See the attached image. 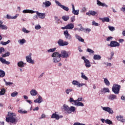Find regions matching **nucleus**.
I'll return each mask as SVG.
<instances>
[{
    "instance_id": "obj_8",
    "label": "nucleus",
    "mask_w": 125,
    "mask_h": 125,
    "mask_svg": "<svg viewBox=\"0 0 125 125\" xmlns=\"http://www.w3.org/2000/svg\"><path fill=\"white\" fill-rule=\"evenodd\" d=\"M101 108L103 109L104 111H105V112H107V113H108L109 114H113L114 113L113 109H112V108L111 107L101 106Z\"/></svg>"
},
{
    "instance_id": "obj_7",
    "label": "nucleus",
    "mask_w": 125,
    "mask_h": 125,
    "mask_svg": "<svg viewBox=\"0 0 125 125\" xmlns=\"http://www.w3.org/2000/svg\"><path fill=\"white\" fill-rule=\"evenodd\" d=\"M82 59L83 60L86 68H90V67H91V64H90V62H89V60H87L84 56L82 57Z\"/></svg>"
},
{
    "instance_id": "obj_41",
    "label": "nucleus",
    "mask_w": 125,
    "mask_h": 125,
    "mask_svg": "<svg viewBox=\"0 0 125 125\" xmlns=\"http://www.w3.org/2000/svg\"><path fill=\"white\" fill-rule=\"evenodd\" d=\"M51 56L54 58L59 57V53L57 52H55L52 54Z\"/></svg>"
},
{
    "instance_id": "obj_56",
    "label": "nucleus",
    "mask_w": 125,
    "mask_h": 125,
    "mask_svg": "<svg viewBox=\"0 0 125 125\" xmlns=\"http://www.w3.org/2000/svg\"><path fill=\"white\" fill-rule=\"evenodd\" d=\"M5 84L6 86L8 85H12V84H13V83L11 82H7Z\"/></svg>"
},
{
    "instance_id": "obj_57",
    "label": "nucleus",
    "mask_w": 125,
    "mask_h": 125,
    "mask_svg": "<svg viewBox=\"0 0 125 125\" xmlns=\"http://www.w3.org/2000/svg\"><path fill=\"white\" fill-rule=\"evenodd\" d=\"M92 25L93 26H99V24L96 22H95V21H93L92 22Z\"/></svg>"
},
{
    "instance_id": "obj_39",
    "label": "nucleus",
    "mask_w": 125,
    "mask_h": 125,
    "mask_svg": "<svg viewBox=\"0 0 125 125\" xmlns=\"http://www.w3.org/2000/svg\"><path fill=\"white\" fill-rule=\"evenodd\" d=\"M10 40H8L7 42H3L2 41L0 42V44H2V45H6L7 44H8V43H10Z\"/></svg>"
},
{
    "instance_id": "obj_62",
    "label": "nucleus",
    "mask_w": 125,
    "mask_h": 125,
    "mask_svg": "<svg viewBox=\"0 0 125 125\" xmlns=\"http://www.w3.org/2000/svg\"><path fill=\"white\" fill-rule=\"evenodd\" d=\"M112 40H113V37L111 36L108 37L106 39L107 42H110V41H112Z\"/></svg>"
},
{
    "instance_id": "obj_44",
    "label": "nucleus",
    "mask_w": 125,
    "mask_h": 125,
    "mask_svg": "<svg viewBox=\"0 0 125 125\" xmlns=\"http://www.w3.org/2000/svg\"><path fill=\"white\" fill-rule=\"evenodd\" d=\"M18 95V92L17 91H14L11 94V97H16Z\"/></svg>"
},
{
    "instance_id": "obj_64",
    "label": "nucleus",
    "mask_w": 125,
    "mask_h": 125,
    "mask_svg": "<svg viewBox=\"0 0 125 125\" xmlns=\"http://www.w3.org/2000/svg\"><path fill=\"white\" fill-rule=\"evenodd\" d=\"M71 22H75V16H73L70 18Z\"/></svg>"
},
{
    "instance_id": "obj_20",
    "label": "nucleus",
    "mask_w": 125,
    "mask_h": 125,
    "mask_svg": "<svg viewBox=\"0 0 125 125\" xmlns=\"http://www.w3.org/2000/svg\"><path fill=\"white\" fill-rule=\"evenodd\" d=\"M0 62L2 64H6V65H9L10 64V62L6 61V60L2 57H0Z\"/></svg>"
},
{
    "instance_id": "obj_10",
    "label": "nucleus",
    "mask_w": 125,
    "mask_h": 125,
    "mask_svg": "<svg viewBox=\"0 0 125 125\" xmlns=\"http://www.w3.org/2000/svg\"><path fill=\"white\" fill-rule=\"evenodd\" d=\"M108 46L110 47H117L120 46V43L117 42V41H112L110 42V44H108Z\"/></svg>"
},
{
    "instance_id": "obj_38",
    "label": "nucleus",
    "mask_w": 125,
    "mask_h": 125,
    "mask_svg": "<svg viewBox=\"0 0 125 125\" xmlns=\"http://www.w3.org/2000/svg\"><path fill=\"white\" fill-rule=\"evenodd\" d=\"M62 19L63 21H68L70 19V16H63L62 17Z\"/></svg>"
},
{
    "instance_id": "obj_54",
    "label": "nucleus",
    "mask_w": 125,
    "mask_h": 125,
    "mask_svg": "<svg viewBox=\"0 0 125 125\" xmlns=\"http://www.w3.org/2000/svg\"><path fill=\"white\" fill-rule=\"evenodd\" d=\"M55 3H56V4H57L58 5V6H60L61 7H62L63 5L61 4V3H60L59 1H58V0H55Z\"/></svg>"
},
{
    "instance_id": "obj_26",
    "label": "nucleus",
    "mask_w": 125,
    "mask_h": 125,
    "mask_svg": "<svg viewBox=\"0 0 125 125\" xmlns=\"http://www.w3.org/2000/svg\"><path fill=\"white\" fill-rule=\"evenodd\" d=\"M75 38L79 41V42H84V40L78 34L75 35Z\"/></svg>"
},
{
    "instance_id": "obj_30",
    "label": "nucleus",
    "mask_w": 125,
    "mask_h": 125,
    "mask_svg": "<svg viewBox=\"0 0 125 125\" xmlns=\"http://www.w3.org/2000/svg\"><path fill=\"white\" fill-rule=\"evenodd\" d=\"M18 43H19V44H20L21 45H23V44H24V43H25L26 42V40H25V39H20L19 40H18Z\"/></svg>"
},
{
    "instance_id": "obj_59",
    "label": "nucleus",
    "mask_w": 125,
    "mask_h": 125,
    "mask_svg": "<svg viewBox=\"0 0 125 125\" xmlns=\"http://www.w3.org/2000/svg\"><path fill=\"white\" fill-rule=\"evenodd\" d=\"M83 85H85V83H78V87H82V86H83Z\"/></svg>"
},
{
    "instance_id": "obj_19",
    "label": "nucleus",
    "mask_w": 125,
    "mask_h": 125,
    "mask_svg": "<svg viewBox=\"0 0 125 125\" xmlns=\"http://www.w3.org/2000/svg\"><path fill=\"white\" fill-rule=\"evenodd\" d=\"M52 61L53 63H59L61 61V57H58L56 58H53Z\"/></svg>"
},
{
    "instance_id": "obj_3",
    "label": "nucleus",
    "mask_w": 125,
    "mask_h": 125,
    "mask_svg": "<svg viewBox=\"0 0 125 125\" xmlns=\"http://www.w3.org/2000/svg\"><path fill=\"white\" fill-rule=\"evenodd\" d=\"M120 89L121 85L118 84H114L112 88V92H113L114 94H119Z\"/></svg>"
},
{
    "instance_id": "obj_18",
    "label": "nucleus",
    "mask_w": 125,
    "mask_h": 125,
    "mask_svg": "<svg viewBox=\"0 0 125 125\" xmlns=\"http://www.w3.org/2000/svg\"><path fill=\"white\" fill-rule=\"evenodd\" d=\"M42 4L44 5L45 7H49L51 5V2L50 1L45 0L44 2H42Z\"/></svg>"
},
{
    "instance_id": "obj_1",
    "label": "nucleus",
    "mask_w": 125,
    "mask_h": 125,
    "mask_svg": "<svg viewBox=\"0 0 125 125\" xmlns=\"http://www.w3.org/2000/svg\"><path fill=\"white\" fill-rule=\"evenodd\" d=\"M5 121L7 123H11V124H14L18 122L17 117H16V114L12 112H8V117H6Z\"/></svg>"
},
{
    "instance_id": "obj_25",
    "label": "nucleus",
    "mask_w": 125,
    "mask_h": 125,
    "mask_svg": "<svg viewBox=\"0 0 125 125\" xmlns=\"http://www.w3.org/2000/svg\"><path fill=\"white\" fill-rule=\"evenodd\" d=\"M19 16V14H16V15L14 17H12L7 14L6 15V18L7 19H16V18H17V17H18Z\"/></svg>"
},
{
    "instance_id": "obj_46",
    "label": "nucleus",
    "mask_w": 125,
    "mask_h": 125,
    "mask_svg": "<svg viewBox=\"0 0 125 125\" xmlns=\"http://www.w3.org/2000/svg\"><path fill=\"white\" fill-rule=\"evenodd\" d=\"M79 82L76 80H73L72 82V83L73 85H77V86L79 85Z\"/></svg>"
},
{
    "instance_id": "obj_36",
    "label": "nucleus",
    "mask_w": 125,
    "mask_h": 125,
    "mask_svg": "<svg viewBox=\"0 0 125 125\" xmlns=\"http://www.w3.org/2000/svg\"><path fill=\"white\" fill-rule=\"evenodd\" d=\"M63 110H65V111H66L67 112V113H68L69 109V106H68L66 104H64L63 105Z\"/></svg>"
},
{
    "instance_id": "obj_23",
    "label": "nucleus",
    "mask_w": 125,
    "mask_h": 125,
    "mask_svg": "<svg viewBox=\"0 0 125 125\" xmlns=\"http://www.w3.org/2000/svg\"><path fill=\"white\" fill-rule=\"evenodd\" d=\"M51 119H56V120H59L60 119V116L58 114H56V112L53 113L51 116Z\"/></svg>"
},
{
    "instance_id": "obj_34",
    "label": "nucleus",
    "mask_w": 125,
    "mask_h": 125,
    "mask_svg": "<svg viewBox=\"0 0 125 125\" xmlns=\"http://www.w3.org/2000/svg\"><path fill=\"white\" fill-rule=\"evenodd\" d=\"M4 77H5V72L0 69V78H4Z\"/></svg>"
},
{
    "instance_id": "obj_4",
    "label": "nucleus",
    "mask_w": 125,
    "mask_h": 125,
    "mask_svg": "<svg viewBox=\"0 0 125 125\" xmlns=\"http://www.w3.org/2000/svg\"><path fill=\"white\" fill-rule=\"evenodd\" d=\"M71 55V52H67L65 50H62L61 53L59 54V57L62 58H68Z\"/></svg>"
},
{
    "instance_id": "obj_29",
    "label": "nucleus",
    "mask_w": 125,
    "mask_h": 125,
    "mask_svg": "<svg viewBox=\"0 0 125 125\" xmlns=\"http://www.w3.org/2000/svg\"><path fill=\"white\" fill-rule=\"evenodd\" d=\"M75 111H76V107L75 106H71L69 107L68 113L71 114L72 112H74Z\"/></svg>"
},
{
    "instance_id": "obj_53",
    "label": "nucleus",
    "mask_w": 125,
    "mask_h": 125,
    "mask_svg": "<svg viewBox=\"0 0 125 125\" xmlns=\"http://www.w3.org/2000/svg\"><path fill=\"white\" fill-rule=\"evenodd\" d=\"M18 112L20 113V114H27V111L26 110L22 111V110H18Z\"/></svg>"
},
{
    "instance_id": "obj_33",
    "label": "nucleus",
    "mask_w": 125,
    "mask_h": 125,
    "mask_svg": "<svg viewBox=\"0 0 125 125\" xmlns=\"http://www.w3.org/2000/svg\"><path fill=\"white\" fill-rule=\"evenodd\" d=\"M73 89L72 88H67L65 90V92L66 93V94H67V95L70 94V93H71V92H72V91H73Z\"/></svg>"
},
{
    "instance_id": "obj_49",
    "label": "nucleus",
    "mask_w": 125,
    "mask_h": 125,
    "mask_svg": "<svg viewBox=\"0 0 125 125\" xmlns=\"http://www.w3.org/2000/svg\"><path fill=\"white\" fill-rule=\"evenodd\" d=\"M108 29L110 31H111V32H113L116 30L115 27L111 26H108Z\"/></svg>"
},
{
    "instance_id": "obj_22",
    "label": "nucleus",
    "mask_w": 125,
    "mask_h": 125,
    "mask_svg": "<svg viewBox=\"0 0 125 125\" xmlns=\"http://www.w3.org/2000/svg\"><path fill=\"white\" fill-rule=\"evenodd\" d=\"M116 119L118 120V121L121 122V123L125 122V119H124V117L122 115L116 116Z\"/></svg>"
},
{
    "instance_id": "obj_14",
    "label": "nucleus",
    "mask_w": 125,
    "mask_h": 125,
    "mask_svg": "<svg viewBox=\"0 0 125 125\" xmlns=\"http://www.w3.org/2000/svg\"><path fill=\"white\" fill-rule=\"evenodd\" d=\"M115 99H117V96L115 94H110L108 96V100L110 101H113V100H115Z\"/></svg>"
},
{
    "instance_id": "obj_51",
    "label": "nucleus",
    "mask_w": 125,
    "mask_h": 125,
    "mask_svg": "<svg viewBox=\"0 0 125 125\" xmlns=\"http://www.w3.org/2000/svg\"><path fill=\"white\" fill-rule=\"evenodd\" d=\"M22 32L25 34H28V33H30V31L27 30L25 27H23L22 30Z\"/></svg>"
},
{
    "instance_id": "obj_37",
    "label": "nucleus",
    "mask_w": 125,
    "mask_h": 125,
    "mask_svg": "<svg viewBox=\"0 0 125 125\" xmlns=\"http://www.w3.org/2000/svg\"><path fill=\"white\" fill-rule=\"evenodd\" d=\"M102 22H110V19L108 17H104L102 19Z\"/></svg>"
},
{
    "instance_id": "obj_48",
    "label": "nucleus",
    "mask_w": 125,
    "mask_h": 125,
    "mask_svg": "<svg viewBox=\"0 0 125 125\" xmlns=\"http://www.w3.org/2000/svg\"><path fill=\"white\" fill-rule=\"evenodd\" d=\"M61 8L63 9V10H65V11H69V7H66L64 5H62V6L61 7Z\"/></svg>"
},
{
    "instance_id": "obj_24",
    "label": "nucleus",
    "mask_w": 125,
    "mask_h": 125,
    "mask_svg": "<svg viewBox=\"0 0 125 125\" xmlns=\"http://www.w3.org/2000/svg\"><path fill=\"white\" fill-rule=\"evenodd\" d=\"M30 93L31 96H36L38 95V91L37 90L33 89L30 91Z\"/></svg>"
},
{
    "instance_id": "obj_16",
    "label": "nucleus",
    "mask_w": 125,
    "mask_h": 125,
    "mask_svg": "<svg viewBox=\"0 0 125 125\" xmlns=\"http://www.w3.org/2000/svg\"><path fill=\"white\" fill-rule=\"evenodd\" d=\"M72 105H75V106H81V107H83L84 105L83 104V103L80 102H72L71 103Z\"/></svg>"
},
{
    "instance_id": "obj_61",
    "label": "nucleus",
    "mask_w": 125,
    "mask_h": 125,
    "mask_svg": "<svg viewBox=\"0 0 125 125\" xmlns=\"http://www.w3.org/2000/svg\"><path fill=\"white\" fill-rule=\"evenodd\" d=\"M87 52H89V53H94V52L93 50H92L91 49H90V48H88L87 49Z\"/></svg>"
},
{
    "instance_id": "obj_58",
    "label": "nucleus",
    "mask_w": 125,
    "mask_h": 125,
    "mask_svg": "<svg viewBox=\"0 0 125 125\" xmlns=\"http://www.w3.org/2000/svg\"><path fill=\"white\" fill-rule=\"evenodd\" d=\"M4 48L1 47H0V54H2V53L3 52H4Z\"/></svg>"
},
{
    "instance_id": "obj_60",
    "label": "nucleus",
    "mask_w": 125,
    "mask_h": 125,
    "mask_svg": "<svg viewBox=\"0 0 125 125\" xmlns=\"http://www.w3.org/2000/svg\"><path fill=\"white\" fill-rule=\"evenodd\" d=\"M46 117V116L45 115V114H42V115H41V117L39 118L40 120H42V119H44Z\"/></svg>"
},
{
    "instance_id": "obj_45",
    "label": "nucleus",
    "mask_w": 125,
    "mask_h": 125,
    "mask_svg": "<svg viewBox=\"0 0 125 125\" xmlns=\"http://www.w3.org/2000/svg\"><path fill=\"white\" fill-rule=\"evenodd\" d=\"M105 124H107V125H113V122L112 121L109 119H106L105 121Z\"/></svg>"
},
{
    "instance_id": "obj_5",
    "label": "nucleus",
    "mask_w": 125,
    "mask_h": 125,
    "mask_svg": "<svg viewBox=\"0 0 125 125\" xmlns=\"http://www.w3.org/2000/svg\"><path fill=\"white\" fill-rule=\"evenodd\" d=\"M57 42L59 46H65L66 45H68V44H69V42H64V40L62 39H59Z\"/></svg>"
},
{
    "instance_id": "obj_12",
    "label": "nucleus",
    "mask_w": 125,
    "mask_h": 125,
    "mask_svg": "<svg viewBox=\"0 0 125 125\" xmlns=\"http://www.w3.org/2000/svg\"><path fill=\"white\" fill-rule=\"evenodd\" d=\"M97 4L98 6H102L103 7H108V5L105 3L100 1L99 0H97Z\"/></svg>"
},
{
    "instance_id": "obj_17",
    "label": "nucleus",
    "mask_w": 125,
    "mask_h": 125,
    "mask_svg": "<svg viewBox=\"0 0 125 125\" xmlns=\"http://www.w3.org/2000/svg\"><path fill=\"white\" fill-rule=\"evenodd\" d=\"M3 22H2L1 21H0V30H7L8 29V27H7V26L5 25H3Z\"/></svg>"
},
{
    "instance_id": "obj_32",
    "label": "nucleus",
    "mask_w": 125,
    "mask_h": 125,
    "mask_svg": "<svg viewBox=\"0 0 125 125\" xmlns=\"http://www.w3.org/2000/svg\"><path fill=\"white\" fill-rule=\"evenodd\" d=\"M93 59L94 60H100L101 59V56L100 55H94Z\"/></svg>"
},
{
    "instance_id": "obj_40",
    "label": "nucleus",
    "mask_w": 125,
    "mask_h": 125,
    "mask_svg": "<svg viewBox=\"0 0 125 125\" xmlns=\"http://www.w3.org/2000/svg\"><path fill=\"white\" fill-rule=\"evenodd\" d=\"M110 55V57L107 58L108 60L109 61L112 60V59H113V58H114V55H115V52H114V51L111 52Z\"/></svg>"
},
{
    "instance_id": "obj_31",
    "label": "nucleus",
    "mask_w": 125,
    "mask_h": 125,
    "mask_svg": "<svg viewBox=\"0 0 125 125\" xmlns=\"http://www.w3.org/2000/svg\"><path fill=\"white\" fill-rule=\"evenodd\" d=\"M24 64V62L22 61H20L18 62L17 65L18 67H20V68H24V67H25Z\"/></svg>"
},
{
    "instance_id": "obj_43",
    "label": "nucleus",
    "mask_w": 125,
    "mask_h": 125,
    "mask_svg": "<svg viewBox=\"0 0 125 125\" xmlns=\"http://www.w3.org/2000/svg\"><path fill=\"white\" fill-rule=\"evenodd\" d=\"M104 83L106 84V85H107V86L110 85V82H109V80H108V79L104 78Z\"/></svg>"
},
{
    "instance_id": "obj_9",
    "label": "nucleus",
    "mask_w": 125,
    "mask_h": 125,
    "mask_svg": "<svg viewBox=\"0 0 125 125\" xmlns=\"http://www.w3.org/2000/svg\"><path fill=\"white\" fill-rule=\"evenodd\" d=\"M26 62L30 64H34V60H32V53H29L28 56L25 57Z\"/></svg>"
},
{
    "instance_id": "obj_13",
    "label": "nucleus",
    "mask_w": 125,
    "mask_h": 125,
    "mask_svg": "<svg viewBox=\"0 0 125 125\" xmlns=\"http://www.w3.org/2000/svg\"><path fill=\"white\" fill-rule=\"evenodd\" d=\"M72 6V13L74 14V15H79V12H80V10H76L75 9V5L74 4H71Z\"/></svg>"
},
{
    "instance_id": "obj_35",
    "label": "nucleus",
    "mask_w": 125,
    "mask_h": 125,
    "mask_svg": "<svg viewBox=\"0 0 125 125\" xmlns=\"http://www.w3.org/2000/svg\"><path fill=\"white\" fill-rule=\"evenodd\" d=\"M81 78L83 79V80H85V81H88V78L84 75V73L83 72L81 73Z\"/></svg>"
},
{
    "instance_id": "obj_27",
    "label": "nucleus",
    "mask_w": 125,
    "mask_h": 125,
    "mask_svg": "<svg viewBox=\"0 0 125 125\" xmlns=\"http://www.w3.org/2000/svg\"><path fill=\"white\" fill-rule=\"evenodd\" d=\"M96 14V12L95 11H89L88 12L86 13V15H88V16H90L92 15V16H94Z\"/></svg>"
},
{
    "instance_id": "obj_55",
    "label": "nucleus",
    "mask_w": 125,
    "mask_h": 125,
    "mask_svg": "<svg viewBox=\"0 0 125 125\" xmlns=\"http://www.w3.org/2000/svg\"><path fill=\"white\" fill-rule=\"evenodd\" d=\"M41 29H42V26H41V25L38 24V25H35V29L36 30H40Z\"/></svg>"
},
{
    "instance_id": "obj_28",
    "label": "nucleus",
    "mask_w": 125,
    "mask_h": 125,
    "mask_svg": "<svg viewBox=\"0 0 125 125\" xmlns=\"http://www.w3.org/2000/svg\"><path fill=\"white\" fill-rule=\"evenodd\" d=\"M101 92L103 93H107L110 92V90L108 88L104 87L101 90Z\"/></svg>"
},
{
    "instance_id": "obj_47",
    "label": "nucleus",
    "mask_w": 125,
    "mask_h": 125,
    "mask_svg": "<svg viewBox=\"0 0 125 125\" xmlns=\"http://www.w3.org/2000/svg\"><path fill=\"white\" fill-rule=\"evenodd\" d=\"M5 94V89L2 88L1 89V91H0V95H4Z\"/></svg>"
},
{
    "instance_id": "obj_42",
    "label": "nucleus",
    "mask_w": 125,
    "mask_h": 125,
    "mask_svg": "<svg viewBox=\"0 0 125 125\" xmlns=\"http://www.w3.org/2000/svg\"><path fill=\"white\" fill-rule=\"evenodd\" d=\"M9 55H10V53L9 52H6L5 54H2L1 55V57L3 58H4L5 57H7L8 56H9Z\"/></svg>"
},
{
    "instance_id": "obj_6",
    "label": "nucleus",
    "mask_w": 125,
    "mask_h": 125,
    "mask_svg": "<svg viewBox=\"0 0 125 125\" xmlns=\"http://www.w3.org/2000/svg\"><path fill=\"white\" fill-rule=\"evenodd\" d=\"M75 28V25L73 23H70L66 25L65 26L62 27V30H73Z\"/></svg>"
},
{
    "instance_id": "obj_2",
    "label": "nucleus",
    "mask_w": 125,
    "mask_h": 125,
    "mask_svg": "<svg viewBox=\"0 0 125 125\" xmlns=\"http://www.w3.org/2000/svg\"><path fill=\"white\" fill-rule=\"evenodd\" d=\"M22 13L24 14L26 13H36L37 16L40 19H44L45 18V13H40L38 11H33L32 10L25 9L22 11Z\"/></svg>"
},
{
    "instance_id": "obj_52",
    "label": "nucleus",
    "mask_w": 125,
    "mask_h": 125,
    "mask_svg": "<svg viewBox=\"0 0 125 125\" xmlns=\"http://www.w3.org/2000/svg\"><path fill=\"white\" fill-rule=\"evenodd\" d=\"M56 50V48H51L47 50V52L49 53L54 52Z\"/></svg>"
},
{
    "instance_id": "obj_21",
    "label": "nucleus",
    "mask_w": 125,
    "mask_h": 125,
    "mask_svg": "<svg viewBox=\"0 0 125 125\" xmlns=\"http://www.w3.org/2000/svg\"><path fill=\"white\" fill-rule=\"evenodd\" d=\"M35 103H39V104H41L42 102V98L41 96H38V98L36 99L34 101Z\"/></svg>"
},
{
    "instance_id": "obj_63",
    "label": "nucleus",
    "mask_w": 125,
    "mask_h": 125,
    "mask_svg": "<svg viewBox=\"0 0 125 125\" xmlns=\"http://www.w3.org/2000/svg\"><path fill=\"white\" fill-rule=\"evenodd\" d=\"M73 125H85V124L80 123L79 122H76V123H74Z\"/></svg>"
},
{
    "instance_id": "obj_15",
    "label": "nucleus",
    "mask_w": 125,
    "mask_h": 125,
    "mask_svg": "<svg viewBox=\"0 0 125 125\" xmlns=\"http://www.w3.org/2000/svg\"><path fill=\"white\" fill-rule=\"evenodd\" d=\"M81 101H83V98H79L76 100H74V98H70L69 102L72 103L73 102H81Z\"/></svg>"
},
{
    "instance_id": "obj_50",
    "label": "nucleus",
    "mask_w": 125,
    "mask_h": 125,
    "mask_svg": "<svg viewBox=\"0 0 125 125\" xmlns=\"http://www.w3.org/2000/svg\"><path fill=\"white\" fill-rule=\"evenodd\" d=\"M90 32H91L90 28H85L84 30V33H86L87 34H88Z\"/></svg>"
},
{
    "instance_id": "obj_11",
    "label": "nucleus",
    "mask_w": 125,
    "mask_h": 125,
    "mask_svg": "<svg viewBox=\"0 0 125 125\" xmlns=\"http://www.w3.org/2000/svg\"><path fill=\"white\" fill-rule=\"evenodd\" d=\"M63 35L66 40H68L69 41L72 40V36L69 34V31H68V30L63 31Z\"/></svg>"
}]
</instances>
